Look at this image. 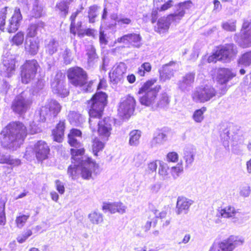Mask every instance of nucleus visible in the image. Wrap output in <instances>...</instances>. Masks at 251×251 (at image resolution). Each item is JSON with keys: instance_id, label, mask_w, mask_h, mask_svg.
Listing matches in <instances>:
<instances>
[{"instance_id": "f257e3e1", "label": "nucleus", "mask_w": 251, "mask_h": 251, "mask_svg": "<svg viewBox=\"0 0 251 251\" xmlns=\"http://www.w3.org/2000/svg\"><path fill=\"white\" fill-rule=\"evenodd\" d=\"M106 99L107 96L105 93L99 92L88 102L90 106L89 111L90 127L93 131H96L98 127L99 134L104 141L108 140L112 130L108 119L104 118L101 121L99 120L106 104Z\"/></svg>"}, {"instance_id": "f03ea898", "label": "nucleus", "mask_w": 251, "mask_h": 251, "mask_svg": "<svg viewBox=\"0 0 251 251\" xmlns=\"http://www.w3.org/2000/svg\"><path fill=\"white\" fill-rule=\"evenodd\" d=\"M156 81V79L155 78L149 80L140 88L138 93L142 95L140 97V101L142 105L164 107L169 103V99L166 93H163L158 98L157 97L161 86L159 85H154Z\"/></svg>"}, {"instance_id": "7ed1b4c3", "label": "nucleus", "mask_w": 251, "mask_h": 251, "mask_svg": "<svg viewBox=\"0 0 251 251\" xmlns=\"http://www.w3.org/2000/svg\"><path fill=\"white\" fill-rule=\"evenodd\" d=\"M81 132L77 129H72L68 134V142L74 148L71 150L72 164L68 169V175L72 179H77L81 173L80 159L84 153V149L80 141Z\"/></svg>"}, {"instance_id": "20e7f679", "label": "nucleus", "mask_w": 251, "mask_h": 251, "mask_svg": "<svg viewBox=\"0 0 251 251\" xmlns=\"http://www.w3.org/2000/svg\"><path fill=\"white\" fill-rule=\"evenodd\" d=\"M5 131H2L3 142L9 149L15 150L23 143L27 135V129L25 125L20 122L10 123Z\"/></svg>"}, {"instance_id": "39448f33", "label": "nucleus", "mask_w": 251, "mask_h": 251, "mask_svg": "<svg viewBox=\"0 0 251 251\" xmlns=\"http://www.w3.org/2000/svg\"><path fill=\"white\" fill-rule=\"evenodd\" d=\"M67 75L70 82L75 86L82 87L85 92H91L93 82H87L86 72L81 68L75 67L68 70Z\"/></svg>"}, {"instance_id": "423d86ee", "label": "nucleus", "mask_w": 251, "mask_h": 251, "mask_svg": "<svg viewBox=\"0 0 251 251\" xmlns=\"http://www.w3.org/2000/svg\"><path fill=\"white\" fill-rule=\"evenodd\" d=\"M8 7H5L0 12V30L4 31V29L9 33L16 31L20 25V23L22 20V16L19 8H16L14 13L11 18L5 24L6 12Z\"/></svg>"}, {"instance_id": "0eeeda50", "label": "nucleus", "mask_w": 251, "mask_h": 251, "mask_svg": "<svg viewBox=\"0 0 251 251\" xmlns=\"http://www.w3.org/2000/svg\"><path fill=\"white\" fill-rule=\"evenodd\" d=\"M39 68V64L36 60H26L21 67L22 82L27 84L30 82L35 77Z\"/></svg>"}, {"instance_id": "6e6552de", "label": "nucleus", "mask_w": 251, "mask_h": 251, "mask_svg": "<svg viewBox=\"0 0 251 251\" xmlns=\"http://www.w3.org/2000/svg\"><path fill=\"white\" fill-rule=\"evenodd\" d=\"M61 109V105L56 100H48L39 110L40 120L44 121L46 119L54 118L60 112Z\"/></svg>"}, {"instance_id": "1a4fd4ad", "label": "nucleus", "mask_w": 251, "mask_h": 251, "mask_svg": "<svg viewBox=\"0 0 251 251\" xmlns=\"http://www.w3.org/2000/svg\"><path fill=\"white\" fill-rule=\"evenodd\" d=\"M81 173L82 177L85 179L92 178L93 175L98 174V165L91 158L83 156L80 157Z\"/></svg>"}, {"instance_id": "9d476101", "label": "nucleus", "mask_w": 251, "mask_h": 251, "mask_svg": "<svg viewBox=\"0 0 251 251\" xmlns=\"http://www.w3.org/2000/svg\"><path fill=\"white\" fill-rule=\"evenodd\" d=\"M216 92L212 86L205 85L196 88L192 94L193 100L196 102L204 103L210 100L216 95Z\"/></svg>"}, {"instance_id": "9b49d317", "label": "nucleus", "mask_w": 251, "mask_h": 251, "mask_svg": "<svg viewBox=\"0 0 251 251\" xmlns=\"http://www.w3.org/2000/svg\"><path fill=\"white\" fill-rule=\"evenodd\" d=\"M135 100L130 95L122 98L118 108V114L123 120H127L133 114L135 106Z\"/></svg>"}, {"instance_id": "f8f14e48", "label": "nucleus", "mask_w": 251, "mask_h": 251, "mask_svg": "<svg viewBox=\"0 0 251 251\" xmlns=\"http://www.w3.org/2000/svg\"><path fill=\"white\" fill-rule=\"evenodd\" d=\"M234 39L242 48H248L251 46V22L250 20H244L241 35L235 34Z\"/></svg>"}, {"instance_id": "ddd939ff", "label": "nucleus", "mask_w": 251, "mask_h": 251, "mask_svg": "<svg viewBox=\"0 0 251 251\" xmlns=\"http://www.w3.org/2000/svg\"><path fill=\"white\" fill-rule=\"evenodd\" d=\"M31 103V100L27 96V93L23 92L15 97L12 102L11 108L15 113L22 114L27 111Z\"/></svg>"}, {"instance_id": "4468645a", "label": "nucleus", "mask_w": 251, "mask_h": 251, "mask_svg": "<svg viewBox=\"0 0 251 251\" xmlns=\"http://www.w3.org/2000/svg\"><path fill=\"white\" fill-rule=\"evenodd\" d=\"M244 243L243 237L239 236L230 235L227 238L218 243V251H233Z\"/></svg>"}, {"instance_id": "2eb2a0df", "label": "nucleus", "mask_w": 251, "mask_h": 251, "mask_svg": "<svg viewBox=\"0 0 251 251\" xmlns=\"http://www.w3.org/2000/svg\"><path fill=\"white\" fill-rule=\"evenodd\" d=\"M64 79V75L61 73H58L51 84L53 92L61 98L66 97L69 93L68 90L65 88Z\"/></svg>"}, {"instance_id": "dca6fc26", "label": "nucleus", "mask_w": 251, "mask_h": 251, "mask_svg": "<svg viewBox=\"0 0 251 251\" xmlns=\"http://www.w3.org/2000/svg\"><path fill=\"white\" fill-rule=\"evenodd\" d=\"M235 75V73L229 69L223 68L218 70L217 79L218 83L223 85L221 87L222 95H224L227 89L226 86L225 85Z\"/></svg>"}, {"instance_id": "f3484780", "label": "nucleus", "mask_w": 251, "mask_h": 251, "mask_svg": "<svg viewBox=\"0 0 251 251\" xmlns=\"http://www.w3.org/2000/svg\"><path fill=\"white\" fill-rule=\"evenodd\" d=\"M126 71V66L124 63L120 62L115 66L109 73V78L111 82L113 84L122 83L124 80V75Z\"/></svg>"}, {"instance_id": "a211bd4d", "label": "nucleus", "mask_w": 251, "mask_h": 251, "mask_svg": "<svg viewBox=\"0 0 251 251\" xmlns=\"http://www.w3.org/2000/svg\"><path fill=\"white\" fill-rule=\"evenodd\" d=\"M221 61L228 62L237 53V48L233 44L217 47Z\"/></svg>"}, {"instance_id": "6ab92c4d", "label": "nucleus", "mask_w": 251, "mask_h": 251, "mask_svg": "<svg viewBox=\"0 0 251 251\" xmlns=\"http://www.w3.org/2000/svg\"><path fill=\"white\" fill-rule=\"evenodd\" d=\"M123 43L126 45H131L136 48H139L142 44V37L140 34L137 33H130L124 35L118 38L115 43Z\"/></svg>"}, {"instance_id": "aec40b11", "label": "nucleus", "mask_w": 251, "mask_h": 251, "mask_svg": "<svg viewBox=\"0 0 251 251\" xmlns=\"http://www.w3.org/2000/svg\"><path fill=\"white\" fill-rule=\"evenodd\" d=\"M191 2L190 1H185L180 2L176 6V10L173 14L169 15L167 17L170 23H178L184 16L185 10L189 9L191 6Z\"/></svg>"}, {"instance_id": "412c9836", "label": "nucleus", "mask_w": 251, "mask_h": 251, "mask_svg": "<svg viewBox=\"0 0 251 251\" xmlns=\"http://www.w3.org/2000/svg\"><path fill=\"white\" fill-rule=\"evenodd\" d=\"M176 63L170 62L162 66L159 71L160 80L165 82L170 80L174 75L176 70Z\"/></svg>"}, {"instance_id": "4be33fe9", "label": "nucleus", "mask_w": 251, "mask_h": 251, "mask_svg": "<svg viewBox=\"0 0 251 251\" xmlns=\"http://www.w3.org/2000/svg\"><path fill=\"white\" fill-rule=\"evenodd\" d=\"M195 76V73H189L182 76L177 83L178 89L184 92L189 91L193 86Z\"/></svg>"}, {"instance_id": "5701e85b", "label": "nucleus", "mask_w": 251, "mask_h": 251, "mask_svg": "<svg viewBox=\"0 0 251 251\" xmlns=\"http://www.w3.org/2000/svg\"><path fill=\"white\" fill-rule=\"evenodd\" d=\"M1 74L5 77H10L14 73L15 60L12 58H5L3 59L2 65L0 67Z\"/></svg>"}, {"instance_id": "b1692460", "label": "nucleus", "mask_w": 251, "mask_h": 251, "mask_svg": "<svg viewBox=\"0 0 251 251\" xmlns=\"http://www.w3.org/2000/svg\"><path fill=\"white\" fill-rule=\"evenodd\" d=\"M36 157L38 160L46 159L50 152V149L47 143L43 141H39L34 144Z\"/></svg>"}, {"instance_id": "393cba45", "label": "nucleus", "mask_w": 251, "mask_h": 251, "mask_svg": "<svg viewBox=\"0 0 251 251\" xmlns=\"http://www.w3.org/2000/svg\"><path fill=\"white\" fill-rule=\"evenodd\" d=\"M193 201L184 197L177 198L176 213L177 215L186 214L190 206L193 204Z\"/></svg>"}, {"instance_id": "a878e982", "label": "nucleus", "mask_w": 251, "mask_h": 251, "mask_svg": "<svg viewBox=\"0 0 251 251\" xmlns=\"http://www.w3.org/2000/svg\"><path fill=\"white\" fill-rule=\"evenodd\" d=\"M45 25V23L41 21L30 24L26 31V38H33L38 36L44 30Z\"/></svg>"}, {"instance_id": "bb28decb", "label": "nucleus", "mask_w": 251, "mask_h": 251, "mask_svg": "<svg viewBox=\"0 0 251 251\" xmlns=\"http://www.w3.org/2000/svg\"><path fill=\"white\" fill-rule=\"evenodd\" d=\"M196 149L191 145L186 146L183 150V159L185 163V168L191 167L195 160Z\"/></svg>"}, {"instance_id": "cd10ccee", "label": "nucleus", "mask_w": 251, "mask_h": 251, "mask_svg": "<svg viewBox=\"0 0 251 251\" xmlns=\"http://www.w3.org/2000/svg\"><path fill=\"white\" fill-rule=\"evenodd\" d=\"M65 129V123L60 121L57 125L55 129L52 130V133L54 140L60 143L63 140Z\"/></svg>"}, {"instance_id": "c85d7f7f", "label": "nucleus", "mask_w": 251, "mask_h": 251, "mask_svg": "<svg viewBox=\"0 0 251 251\" xmlns=\"http://www.w3.org/2000/svg\"><path fill=\"white\" fill-rule=\"evenodd\" d=\"M170 24L168 17L160 18L157 22V25L155 26V31L160 34L164 33L168 30Z\"/></svg>"}, {"instance_id": "c756f323", "label": "nucleus", "mask_w": 251, "mask_h": 251, "mask_svg": "<svg viewBox=\"0 0 251 251\" xmlns=\"http://www.w3.org/2000/svg\"><path fill=\"white\" fill-rule=\"evenodd\" d=\"M58 43L53 38L47 40L45 42L46 52L50 55L55 53L58 49Z\"/></svg>"}, {"instance_id": "7c9ffc66", "label": "nucleus", "mask_w": 251, "mask_h": 251, "mask_svg": "<svg viewBox=\"0 0 251 251\" xmlns=\"http://www.w3.org/2000/svg\"><path fill=\"white\" fill-rule=\"evenodd\" d=\"M73 0H65L56 3V10L59 11V14L63 17H65L68 13L69 5Z\"/></svg>"}, {"instance_id": "2f4dec72", "label": "nucleus", "mask_w": 251, "mask_h": 251, "mask_svg": "<svg viewBox=\"0 0 251 251\" xmlns=\"http://www.w3.org/2000/svg\"><path fill=\"white\" fill-rule=\"evenodd\" d=\"M25 49L31 54L35 55L37 53L39 50L38 42L34 39L28 40V38H26Z\"/></svg>"}, {"instance_id": "473e14b6", "label": "nucleus", "mask_w": 251, "mask_h": 251, "mask_svg": "<svg viewBox=\"0 0 251 251\" xmlns=\"http://www.w3.org/2000/svg\"><path fill=\"white\" fill-rule=\"evenodd\" d=\"M141 131L139 130H133L129 134L128 144L130 146L137 147L140 143Z\"/></svg>"}, {"instance_id": "72a5a7b5", "label": "nucleus", "mask_w": 251, "mask_h": 251, "mask_svg": "<svg viewBox=\"0 0 251 251\" xmlns=\"http://www.w3.org/2000/svg\"><path fill=\"white\" fill-rule=\"evenodd\" d=\"M86 51L88 64L90 66H93L98 60L96 50L93 46L90 45L87 47Z\"/></svg>"}, {"instance_id": "f704fd0d", "label": "nucleus", "mask_w": 251, "mask_h": 251, "mask_svg": "<svg viewBox=\"0 0 251 251\" xmlns=\"http://www.w3.org/2000/svg\"><path fill=\"white\" fill-rule=\"evenodd\" d=\"M237 214V212L234 207L231 206H227L224 208L218 210V216H221L224 218H231L235 216Z\"/></svg>"}, {"instance_id": "c9c22d12", "label": "nucleus", "mask_w": 251, "mask_h": 251, "mask_svg": "<svg viewBox=\"0 0 251 251\" xmlns=\"http://www.w3.org/2000/svg\"><path fill=\"white\" fill-rule=\"evenodd\" d=\"M68 118L71 124L75 126H79L83 122L82 116L75 111H71L68 115Z\"/></svg>"}, {"instance_id": "e433bc0d", "label": "nucleus", "mask_w": 251, "mask_h": 251, "mask_svg": "<svg viewBox=\"0 0 251 251\" xmlns=\"http://www.w3.org/2000/svg\"><path fill=\"white\" fill-rule=\"evenodd\" d=\"M44 7L40 3L38 0H35L33 3L32 9L31 11V15L32 17L38 18L43 15Z\"/></svg>"}, {"instance_id": "4c0bfd02", "label": "nucleus", "mask_w": 251, "mask_h": 251, "mask_svg": "<svg viewBox=\"0 0 251 251\" xmlns=\"http://www.w3.org/2000/svg\"><path fill=\"white\" fill-rule=\"evenodd\" d=\"M104 147V143L101 141L97 137L95 138L92 141V150L95 156L98 155V153L101 151Z\"/></svg>"}, {"instance_id": "58836bf2", "label": "nucleus", "mask_w": 251, "mask_h": 251, "mask_svg": "<svg viewBox=\"0 0 251 251\" xmlns=\"http://www.w3.org/2000/svg\"><path fill=\"white\" fill-rule=\"evenodd\" d=\"M240 66L248 67L251 65V50L243 54L238 60Z\"/></svg>"}, {"instance_id": "ea45409f", "label": "nucleus", "mask_w": 251, "mask_h": 251, "mask_svg": "<svg viewBox=\"0 0 251 251\" xmlns=\"http://www.w3.org/2000/svg\"><path fill=\"white\" fill-rule=\"evenodd\" d=\"M217 61H221V58L220 55L219 54V51L217 48L215 51L213 52L212 54L210 55L207 58H206V56L203 57L200 65H202L206 61L208 63H216Z\"/></svg>"}, {"instance_id": "a19ab883", "label": "nucleus", "mask_w": 251, "mask_h": 251, "mask_svg": "<svg viewBox=\"0 0 251 251\" xmlns=\"http://www.w3.org/2000/svg\"><path fill=\"white\" fill-rule=\"evenodd\" d=\"M60 56L66 65L70 64L73 59L71 50L67 47L62 50Z\"/></svg>"}, {"instance_id": "79ce46f5", "label": "nucleus", "mask_w": 251, "mask_h": 251, "mask_svg": "<svg viewBox=\"0 0 251 251\" xmlns=\"http://www.w3.org/2000/svg\"><path fill=\"white\" fill-rule=\"evenodd\" d=\"M206 108L202 107L201 109L196 110L193 113L192 118L197 123H201L203 119V114L206 111Z\"/></svg>"}, {"instance_id": "37998d69", "label": "nucleus", "mask_w": 251, "mask_h": 251, "mask_svg": "<svg viewBox=\"0 0 251 251\" xmlns=\"http://www.w3.org/2000/svg\"><path fill=\"white\" fill-rule=\"evenodd\" d=\"M88 218L91 222L94 224H99L103 221L101 214L97 212H93L89 214Z\"/></svg>"}, {"instance_id": "c03bdc74", "label": "nucleus", "mask_w": 251, "mask_h": 251, "mask_svg": "<svg viewBox=\"0 0 251 251\" xmlns=\"http://www.w3.org/2000/svg\"><path fill=\"white\" fill-rule=\"evenodd\" d=\"M158 174L165 178L169 174V166L166 163L161 160L158 162Z\"/></svg>"}, {"instance_id": "a18cd8bd", "label": "nucleus", "mask_w": 251, "mask_h": 251, "mask_svg": "<svg viewBox=\"0 0 251 251\" xmlns=\"http://www.w3.org/2000/svg\"><path fill=\"white\" fill-rule=\"evenodd\" d=\"M236 21L235 20H230L223 22L222 25L223 28L228 31H235L236 30Z\"/></svg>"}, {"instance_id": "49530a36", "label": "nucleus", "mask_w": 251, "mask_h": 251, "mask_svg": "<svg viewBox=\"0 0 251 251\" xmlns=\"http://www.w3.org/2000/svg\"><path fill=\"white\" fill-rule=\"evenodd\" d=\"M183 172V167L182 163H177L176 166L172 167L171 173L174 179L177 178Z\"/></svg>"}, {"instance_id": "de8ad7c7", "label": "nucleus", "mask_w": 251, "mask_h": 251, "mask_svg": "<svg viewBox=\"0 0 251 251\" xmlns=\"http://www.w3.org/2000/svg\"><path fill=\"white\" fill-rule=\"evenodd\" d=\"M146 160V155L143 153H138L135 154L133 158L134 165L139 167L141 166Z\"/></svg>"}, {"instance_id": "09e8293b", "label": "nucleus", "mask_w": 251, "mask_h": 251, "mask_svg": "<svg viewBox=\"0 0 251 251\" xmlns=\"http://www.w3.org/2000/svg\"><path fill=\"white\" fill-rule=\"evenodd\" d=\"M151 70V65L149 62H145L143 63L140 67L138 68V74L143 76L145 75L146 73H149Z\"/></svg>"}, {"instance_id": "8fccbe9b", "label": "nucleus", "mask_w": 251, "mask_h": 251, "mask_svg": "<svg viewBox=\"0 0 251 251\" xmlns=\"http://www.w3.org/2000/svg\"><path fill=\"white\" fill-rule=\"evenodd\" d=\"M167 140V134L164 132H159L153 137L152 140V143L161 145L166 142Z\"/></svg>"}, {"instance_id": "3c124183", "label": "nucleus", "mask_w": 251, "mask_h": 251, "mask_svg": "<svg viewBox=\"0 0 251 251\" xmlns=\"http://www.w3.org/2000/svg\"><path fill=\"white\" fill-rule=\"evenodd\" d=\"M45 82L42 79H38V81L33 84L32 86V91L33 95L39 94L43 90L44 87Z\"/></svg>"}, {"instance_id": "603ef678", "label": "nucleus", "mask_w": 251, "mask_h": 251, "mask_svg": "<svg viewBox=\"0 0 251 251\" xmlns=\"http://www.w3.org/2000/svg\"><path fill=\"white\" fill-rule=\"evenodd\" d=\"M5 201L0 200V225L4 226L6 224V216L5 213Z\"/></svg>"}, {"instance_id": "864d4df0", "label": "nucleus", "mask_w": 251, "mask_h": 251, "mask_svg": "<svg viewBox=\"0 0 251 251\" xmlns=\"http://www.w3.org/2000/svg\"><path fill=\"white\" fill-rule=\"evenodd\" d=\"M98 13V6L96 5L91 6L89 8L88 11V18L90 23H94L95 18L97 17Z\"/></svg>"}, {"instance_id": "5fc2aeb1", "label": "nucleus", "mask_w": 251, "mask_h": 251, "mask_svg": "<svg viewBox=\"0 0 251 251\" xmlns=\"http://www.w3.org/2000/svg\"><path fill=\"white\" fill-rule=\"evenodd\" d=\"M158 218V217L155 215V214L152 212H149V220H148L145 226V228L146 230H148L150 229L152 223L153 224V225H155L156 223V219Z\"/></svg>"}, {"instance_id": "6e6d98bb", "label": "nucleus", "mask_w": 251, "mask_h": 251, "mask_svg": "<svg viewBox=\"0 0 251 251\" xmlns=\"http://www.w3.org/2000/svg\"><path fill=\"white\" fill-rule=\"evenodd\" d=\"M4 161L0 163H7L13 166H18L20 164L21 161L18 159H14L10 156H2L1 159Z\"/></svg>"}, {"instance_id": "4d7b16f0", "label": "nucleus", "mask_w": 251, "mask_h": 251, "mask_svg": "<svg viewBox=\"0 0 251 251\" xmlns=\"http://www.w3.org/2000/svg\"><path fill=\"white\" fill-rule=\"evenodd\" d=\"M29 217V215H21L17 217L15 220L17 226L20 228H22L24 226Z\"/></svg>"}, {"instance_id": "13d9d810", "label": "nucleus", "mask_w": 251, "mask_h": 251, "mask_svg": "<svg viewBox=\"0 0 251 251\" xmlns=\"http://www.w3.org/2000/svg\"><path fill=\"white\" fill-rule=\"evenodd\" d=\"M24 40V33L23 32H18L12 38L13 44L17 46L22 45Z\"/></svg>"}, {"instance_id": "bf43d9fd", "label": "nucleus", "mask_w": 251, "mask_h": 251, "mask_svg": "<svg viewBox=\"0 0 251 251\" xmlns=\"http://www.w3.org/2000/svg\"><path fill=\"white\" fill-rule=\"evenodd\" d=\"M36 156V153L35 151L34 144L33 145H30L26 148L25 157L27 160H30Z\"/></svg>"}, {"instance_id": "052dcab7", "label": "nucleus", "mask_w": 251, "mask_h": 251, "mask_svg": "<svg viewBox=\"0 0 251 251\" xmlns=\"http://www.w3.org/2000/svg\"><path fill=\"white\" fill-rule=\"evenodd\" d=\"M32 231L30 229H27L22 234L18 235L17 238V240L18 242L20 244L23 243L32 235Z\"/></svg>"}, {"instance_id": "680f3d73", "label": "nucleus", "mask_w": 251, "mask_h": 251, "mask_svg": "<svg viewBox=\"0 0 251 251\" xmlns=\"http://www.w3.org/2000/svg\"><path fill=\"white\" fill-rule=\"evenodd\" d=\"M231 127L226 128L223 129V130L221 132L220 136L222 140H223L225 141H227L232 135L231 133L230 130Z\"/></svg>"}, {"instance_id": "e2e57ef3", "label": "nucleus", "mask_w": 251, "mask_h": 251, "mask_svg": "<svg viewBox=\"0 0 251 251\" xmlns=\"http://www.w3.org/2000/svg\"><path fill=\"white\" fill-rule=\"evenodd\" d=\"M103 210H107L111 213L117 212V204L116 202L104 203L102 206Z\"/></svg>"}, {"instance_id": "0e129e2a", "label": "nucleus", "mask_w": 251, "mask_h": 251, "mask_svg": "<svg viewBox=\"0 0 251 251\" xmlns=\"http://www.w3.org/2000/svg\"><path fill=\"white\" fill-rule=\"evenodd\" d=\"M167 161L169 162H176L178 160V155L175 151L169 152L166 156Z\"/></svg>"}, {"instance_id": "69168bd1", "label": "nucleus", "mask_w": 251, "mask_h": 251, "mask_svg": "<svg viewBox=\"0 0 251 251\" xmlns=\"http://www.w3.org/2000/svg\"><path fill=\"white\" fill-rule=\"evenodd\" d=\"M251 188L248 185L243 186L240 188V195L244 197H248L251 194Z\"/></svg>"}, {"instance_id": "338daca9", "label": "nucleus", "mask_w": 251, "mask_h": 251, "mask_svg": "<svg viewBox=\"0 0 251 251\" xmlns=\"http://www.w3.org/2000/svg\"><path fill=\"white\" fill-rule=\"evenodd\" d=\"M55 185L57 190L60 194H63L65 191V188L63 183L59 180L55 181Z\"/></svg>"}, {"instance_id": "774afa93", "label": "nucleus", "mask_w": 251, "mask_h": 251, "mask_svg": "<svg viewBox=\"0 0 251 251\" xmlns=\"http://www.w3.org/2000/svg\"><path fill=\"white\" fill-rule=\"evenodd\" d=\"M159 161H160L159 160H156L151 162L148 164V169L151 172H155L157 169V166L158 165V162Z\"/></svg>"}]
</instances>
